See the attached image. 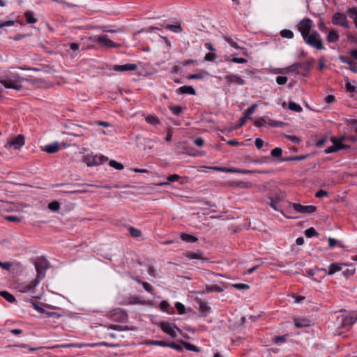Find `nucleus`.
Masks as SVG:
<instances>
[{
  "mask_svg": "<svg viewBox=\"0 0 357 357\" xmlns=\"http://www.w3.org/2000/svg\"><path fill=\"white\" fill-rule=\"evenodd\" d=\"M257 104H254L252 105L251 107H250L249 108H248L245 112V115L244 116L241 117V119H245V122L247 121V120L248 119H250V116L254 112L255 109L257 108Z\"/></svg>",
  "mask_w": 357,
  "mask_h": 357,
  "instance_id": "28",
  "label": "nucleus"
},
{
  "mask_svg": "<svg viewBox=\"0 0 357 357\" xmlns=\"http://www.w3.org/2000/svg\"><path fill=\"white\" fill-rule=\"evenodd\" d=\"M80 190L75 189V185L69 186L68 188L65 191L66 193L75 194L79 192Z\"/></svg>",
  "mask_w": 357,
  "mask_h": 357,
  "instance_id": "53",
  "label": "nucleus"
},
{
  "mask_svg": "<svg viewBox=\"0 0 357 357\" xmlns=\"http://www.w3.org/2000/svg\"><path fill=\"white\" fill-rule=\"evenodd\" d=\"M288 108L290 110L294 111L296 112H301L302 111V107L299 105H298L296 102H292V101L289 102Z\"/></svg>",
  "mask_w": 357,
  "mask_h": 357,
  "instance_id": "31",
  "label": "nucleus"
},
{
  "mask_svg": "<svg viewBox=\"0 0 357 357\" xmlns=\"http://www.w3.org/2000/svg\"><path fill=\"white\" fill-rule=\"evenodd\" d=\"M294 324L297 328H303L310 326V321L305 319H295Z\"/></svg>",
  "mask_w": 357,
  "mask_h": 357,
  "instance_id": "23",
  "label": "nucleus"
},
{
  "mask_svg": "<svg viewBox=\"0 0 357 357\" xmlns=\"http://www.w3.org/2000/svg\"><path fill=\"white\" fill-rule=\"evenodd\" d=\"M347 13L349 17L354 20V25L357 28V7L348 9Z\"/></svg>",
  "mask_w": 357,
  "mask_h": 357,
  "instance_id": "20",
  "label": "nucleus"
},
{
  "mask_svg": "<svg viewBox=\"0 0 357 357\" xmlns=\"http://www.w3.org/2000/svg\"><path fill=\"white\" fill-rule=\"evenodd\" d=\"M280 36L282 38L291 39L294 37V33L289 29H283L280 31Z\"/></svg>",
  "mask_w": 357,
  "mask_h": 357,
  "instance_id": "32",
  "label": "nucleus"
},
{
  "mask_svg": "<svg viewBox=\"0 0 357 357\" xmlns=\"http://www.w3.org/2000/svg\"><path fill=\"white\" fill-rule=\"evenodd\" d=\"M137 68V66L135 63H126L124 65H114L112 69L114 71L123 72V71H132Z\"/></svg>",
  "mask_w": 357,
  "mask_h": 357,
  "instance_id": "12",
  "label": "nucleus"
},
{
  "mask_svg": "<svg viewBox=\"0 0 357 357\" xmlns=\"http://www.w3.org/2000/svg\"><path fill=\"white\" fill-rule=\"evenodd\" d=\"M326 39L328 43H334L337 41L339 39V34L337 31L334 29L330 31Z\"/></svg>",
  "mask_w": 357,
  "mask_h": 357,
  "instance_id": "21",
  "label": "nucleus"
},
{
  "mask_svg": "<svg viewBox=\"0 0 357 357\" xmlns=\"http://www.w3.org/2000/svg\"><path fill=\"white\" fill-rule=\"evenodd\" d=\"M60 149V144L58 142H54L45 146L44 151L48 153H54Z\"/></svg>",
  "mask_w": 357,
  "mask_h": 357,
  "instance_id": "16",
  "label": "nucleus"
},
{
  "mask_svg": "<svg viewBox=\"0 0 357 357\" xmlns=\"http://www.w3.org/2000/svg\"><path fill=\"white\" fill-rule=\"evenodd\" d=\"M332 23L335 25H340L346 29L349 27L347 16L341 13H335L333 15Z\"/></svg>",
  "mask_w": 357,
  "mask_h": 357,
  "instance_id": "8",
  "label": "nucleus"
},
{
  "mask_svg": "<svg viewBox=\"0 0 357 357\" xmlns=\"http://www.w3.org/2000/svg\"><path fill=\"white\" fill-rule=\"evenodd\" d=\"M217 58V54L214 53H208L205 55L204 59L207 61H214V60Z\"/></svg>",
  "mask_w": 357,
  "mask_h": 357,
  "instance_id": "45",
  "label": "nucleus"
},
{
  "mask_svg": "<svg viewBox=\"0 0 357 357\" xmlns=\"http://www.w3.org/2000/svg\"><path fill=\"white\" fill-rule=\"evenodd\" d=\"M303 65H304L303 63H294V64L284 69V73H289L294 72L296 74L299 75L300 74L299 69L301 68H302Z\"/></svg>",
  "mask_w": 357,
  "mask_h": 357,
  "instance_id": "17",
  "label": "nucleus"
},
{
  "mask_svg": "<svg viewBox=\"0 0 357 357\" xmlns=\"http://www.w3.org/2000/svg\"><path fill=\"white\" fill-rule=\"evenodd\" d=\"M84 160L88 166H93L98 165V162L96 160V158L93 157L86 156Z\"/></svg>",
  "mask_w": 357,
  "mask_h": 357,
  "instance_id": "36",
  "label": "nucleus"
},
{
  "mask_svg": "<svg viewBox=\"0 0 357 357\" xmlns=\"http://www.w3.org/2000/svg\"><path fill=\"white\" fill-rule=\"evenodd\" d=\"M213 169L215 170H217L219 172H230V173L240 172V170H238V169H230V168H227V167H214Z\"/></svg>",
  "mask_w": 357,
  "mask_h": 357,
  "instance_id": "37",
  "label": "nucleus"
},
{
  "mask_svg": "<svg viewBox=\"0 0 357 357\" xmlns=\"http://www.w3.org/2000/svg\"><path fill=\"white\" fill-rule=\"evenodd\" d=\"M269 125L272 127H282L284 125V123L282 121H275V120H269Z\"/></svg>",
  "mask_w": 357,
  "mask_h": 357,
  "instance_id": "46",
  "label": "nucleus"
},
{
  "mask_svg": "<svg viewBox=\"0 0 357 357\" xmlns=\"http://www.w3.org/2000/svg\"><path fill=\"white\" fill-rule=\"evenodd\" d=\"M27 23L29 24H34L37 22L36 18H35L33 13L31 11H27L24 14Z\"/></svg>",
  "mask_w": 357,
  "mask_h": 357,
  "instance_id": "29",
  "label": "nucleus"
},
{
  "mask_svg": "<svg viewBox=\"0 0 357 357\" xmlns=\"http://www.w3.org/2000/svg\"><path fill=\"white\" fill-rule=\"evenodd\" d=\"M24 144V137L22 135H19L10 141H9L6 145L5 148L13 147L15 149H20Z\"/></svg>",
  "mask_w": 357,
  "mask_h": 357,
  "instance_id": "11",
  "label": "nucleus"
},
{
  "mask_svg": "<svg viewBox=\"0 0 357 357\" xmlns=\"http://www.w3.org/2000/svg\"><path fill=\"white\" fill-rule=\"evenodd\" d=\"M142 284L146 291L153 294V288L148 282H142Z\"/></svg>",
  "mask_w": 357,
  "mask_h": 357,
  "instance_id": "48",
  "label": "nucleus"
},
{
  "mask_svg": "<svg viewBox=\"0 0 357 357\" xmlns=\"http://www.w3.org/2000/svg\"><path fill=\"white\" fill-rule=\"evenodd\" d=\"M303 40L309 46L316 48L317 50H320L324 48L322 39L319 33L316 31L304 38Z\"/></svg>",
  "mask_w": 357,
  "mask_h": 357,
  "instance_id": "4",
  "label": "nucleus"
},
{
  "mask_svg": "<svg viewBox=\"0 0 357 357\" xmlns=\"http://www.w3.org/2000/svg\"><path fill=\"white\" fill-rule=\"evenodd\" d=\"M305 235L307 238H311L312 236H317L319 235V234L317 232V231L314 229V228L310 227L305 231Z\"/></svg>",
  "mask_w": 357,
  "mask_h": 357,
  "instance_id": "34",
  "label": "nucleus"
},
{
  "mask_svg": "<svg viewBox=\"0 0 357 357\" xmlns=\"http://www.w3.org/2000/svg\"><path fill=\"white\" fill-rule=\"evenodd\" d=\"M289 207H292L300 213H312L317 211V206L314 205L303 206L297 203H289Z\"/></svg>",
  "mask_w": 357,
  "mask_h": 357,
  "instance_id": "7",
  "label": "nucleus"
},
{
  "mask_svg": "<svg viewBox=\"0 0 357 357\" xmlns=\"http://www.w3.org/2000/svg\"><path fill=\"white\" fill-rule=\"evenodd\" d=\"M335 320L333 321V328L338 331L341 329L349 330L350 327L357 321V316L353 317L346 310H340L335 315Z\"/></svg>",
  "mask_w": 357,
  "mask_h": 357,
  "instance_id": "3",
  "label": "nucleus"
},
{
  "mask_svg": "<svg viewBox=\"0 0 357 357\" xmlns=\"http://www.w3.org/2000/svg\"><path fill=\"white\" fill-rule=\"evenodd\" d=\"M264 145V142L262 139H259V138H257L255 139V146L256 147L259 149H261Z\"/></svg>",
  "mask_w": 357,
  "mask_h": 357,
  "instance_id": "64",
  "label": "nucleus"
},
{
  "mask_svg": "<svg viewBox=\"0 0 357 357\" xmlns=\"http://www.w3.org/2000/svg\"><path fill=\"white\" fill-rule=\"evenodd\" d=\"M224 79L227 82H233L238 85L245 84V80L237 75L230 74L227 75L224 77Z\"/></svg>",
  "mask_w": 357,
  "mask_h": 357,
  "instance_id": "13",
  "label": "nucleus"
},
{
  "mask_svg": "<svg viewBox=\"0 0 357 357\" xmlns=\"http://www.w3.org/2000/svg\"><path fill=\"white\" fill-rule=\"evenodd\" d=\"M5 219L10 222H20L22 218L17 217L16 215H7L5 217Z\"/></svg>",
  "mask_w": 357,
  "mask_h": 357,
  "instance_id": "50",
  "label": "nucleus"
},
{
  "mask_svg": "<svg viewBox=\"0 0 357 357\" xmlns=\"http://www.w3.org/2000/svg\"><path fill=\"white\" fill-rule=\"evenodd\" d=\"M351 267H352V268H346L345 269L342 268V274L347 277H349V276L354 275V272H355V268L353 266H351Z\"/></svg>",
  "mask_w": 357,
  "mask_h": 357,
  "instance_id": "41",
  "label": "nucleus"
},
{
  "mask_svg": "<svg viewBox=\"0 0 357 357\" xmlns=\"http://www.w3.org/2000/svg\"><path fill=\"white\" fill-rule=\"evenodd\" d=\"M0 295L9 303H13L15 301L14 296L6 291H1Z\"/></svg>",
  "mask_w": 357,
  "mask_h": 357,
  "instance_id": "24",
  "label": "nucleus"
},
{
  "mask_svg": "<svg viewBox=\"0 0 357 357\" xmlns=\"http://www.w3.org/2000/svg\"><path fill=\"white\" fill-rule=\"evenodd\" d=\"M181 343L182 344V345L187 349V350H189V351H195V352H199L200 351V349L199 348H197L196 346L189 343V342H184V341H181Z\"/></svg>",
  "mask_w": 357,
  "mask_h": 357,
  "instance_id": "27",
  "label": "nucleus"
},
{
  "mask_svg": "<svg viewBox=\"0 0 357 357\" xmlns=\"http://www.w3.org/2000/svg\"><path fill=\"white\" fill-rule=\"evenodd\" d=\"M181 238L183 241L190 243H195L198 241L197 237L188 234H182Z\"/></svg>",
  "mask_w": 357,
  "mask_h": 357,
  "instance_id": "26",
  "label": "nucleus"
},
{
  "mask_svg": "<svg viewBox=\"0 0 357 357\" xmlns=\"http://www.w3.org/2000/svg\"><path fill=\"white\" fill-rule=\"evenodd\" d=\"M208 73L206 71L202 70L197 74H192L188 76L190 79H201L204 77L205 75H208Z\"/></svg>",
  "mask_w": 357,
  "mask_h": 357,
  "instance_id": "30",
  "label": "nucleus"
},
{
  "mask_svg": "<svg viewBox=\"0 0 357 357\" xmlns=\"http://www.w3.org/2000/svg\"><path fill=\"white\" fill-rule=\"evenodd\" d=\"M169 109L172 111V112L174 114V115H179L182 111V107L181 106H178V105H175V106H170L169 107Z\"/></svg>",
  "mask_w": 357,
  "mask_h": 357,
  "instance_id": "38",
  "label": "nucleus"
},
{
  "mask_svg": "<svg viewBox=\"0 0 357 357\" xmlns=\"http://www.w3.org/2000/svg\"><path fill=\"white\" fill-rule=\"evenodd\" d=\"M337 149H336V146L335 145L333 144V146H331L329 147H328L326 150H325V153H334L335 151H337Z\"/></svg>",
  "mask_w": 357,
  "mask_h": 357,
  "instance_id": "58",
  "label": "nucleus"
},
{
  "mask_svg": "<svg viewBox=\"0 0 357 357\" xmlns=\"http://www.w3.org/2000/svg\"><path fill=\"white\" fill-rule=\"evenodd\" d=\"M169 305L167 301H162V302H160V309L164 311V312H167V310H168V307H169Z\"/></svg>",
  "mask_w": 357,
  "mask_h": 357,
  "instance_id": "52",
  "label": "nucleus"
},
{
  "mask_svg": "<svg viewBox=\"0 0 357 357\" xmlns=\"http://www.w3.org/2000/svg\"><path fill=\"white\" fill-rule=\"evenodd\" d=\"M109 165L110 167H112L116 169H118V170H121L124 167L123 164L118 162L116 160H110L109 162Z\"/></svg>",
  "mask_w": 357,
  "mask_h": 357,
  "instance_id": "35",
  "label": "nucleus"
},
{
  "mask_svg": "<svg viewBox=\"0 0 357 357\" xmlns=\"http://www.w3.org/2000/svg\"><path fill=\"white\" fill-rule=\"evenodd\" d=\"M11 266H12V264L10 262H4V263L1 262V264H0V267H1L3 269L7 270V271H8L10 268Z\"/></svg>",
  "mask_w": 357,
  "mask_h": 357,
  "instance_id": "62",
  "label": "nucleus"
},
{
  "mask_svg": "<svg viewBox=\"0 0 357 357\" xmlns=\"http://www.w3.org/2000/svg\"><path fill=\"white\" fill-rule=\"evenodd\" d=\"M165 28L176 33H181L183 31V29L180 24H167L165 26Z\"/></svg>",
  "mask_w": 357,
  "mask_h": 357,
  "instance_id": "25",
  "label": "nucleus"
},
{
  "mask_svg": "<svg viewBox=\"0 0 357 357\" xmlns=\"http://www.w3.org/2000/svg\"><path fill=\"white\" fill-rule=\"evenodd\" d=\"M15 21L14 20H8L0 23V28H3L4 26H10L15 24Z\"/></svg>",
  "mask_w": 357,
  "mask_h": 357,
  "instance_id": "54",
  "label": "nucleus"
},
{
  "mask_svg": "<svg viewBox=\"0 0 357 357\" xmlns=\"http://www.w3.org/2000/svg\"><path fill=\"white\" fill-rule=\"evenodd\" d=\"M23 81L29 82L30 79L20 77L17 73L8 71L4 75H0V83L7 89L20 90L23 86Z\"/></svg>",
  "mask_w": 357,
  "mask_h": 357,
  "instance_id": "2",
  "label": "nucleus"
},
{
  "mask_svg": "<svg viewBox=\"0 0 357 357\" xmlns=\"http://www.w3.org/2000/svg\"><path fill=\"white\" fill-rule=\"evenodd\" d=\"M223 291L222 288L218 285L213 284V285H208L206 287L205 290H203L201 291V294L204 293H210V292H222Z\"/></svg>",
  "mask_w": 357,
  "mask_h": 357,
  "instance_id": "19",
  "label": "nucleus"
},
{
  "mask_svg": "<svg viewBox=\"0 0 357 357\" xmlns=\"http://www.w3.org/2000/svg\"><path fill=\"white\" fill-rule=\"evenodd\" d=\"M145 120L153 126H158L160 123L159 118L155 115L148 114L145 116Z\"/></svg>",
  "mask_w": 357,
  "mask_h": 357,
  "instance_id": "22",
  "label": "nucleus"
},
{
  "mask_svg": "<svg viewBox=\"0 0 357 357\" xmlns=\"http://www.w3.org/2000/svg\"><path fill=\"white\" fill-rule=\"evenodd\" d=\"M335 100V98L334 96L333 95H328L326 98H325V102H327V103H332Z\"/></svg>",
  "mask_w": 357,
  "mask_h": 357,
  "instance_id": "63",
  "label": "nucleus"
},
{
  "mask_svg": "<svg viewBox=\"0 0 357 357\" xmlns=\"http://www.w3.org/2000/svg\"><path fill=\"white\" fill-rule=\"evenodd\" d=\"M177 93L178 94H190L195 95V90L192 86H183L178 89Z\"/></svg>",
  "mask_w": 357,
  "mask_h": 357,
  "instance_id": "18",
  "label": "nucleus"
},
{
  "mask_svg": "<svg viewBox=\"0 0 357 357\" xmlns=\"http://www.w3.org/2000/svg\"><path fill=\"white\" fill-rule=\"evenodd\" d=\"M347 265L346 264H332L328 267V275H333L336 272L340 271L342 270V267H347Z\"/></svg>",
  "mask_w": 357,
  "mask_h": 357,
  "instance_id": "15",
  "label": "nucleus"
},
{
  "mask_svg": "<svg viewBox=\"0 0 357 357\" xmlns=\"http://www.w3.org/2000/svg\"><path fill=\"white\" fill-rule=\"evenodd\" d=\"M306 272L310 277H315L314 278V281L319 282L325 278L326 270L324 268H314L308 269Z\"/></svg>",
  "mask_w": 357,
  "mask_h": 357,
  "instance_id": "10",
  "label": "nucleus"
},
{
  "mask_svg": "<svg viewBox=\"0 0 357 357\" xmlns=\"http://www.w3.org/2000/svg\"><path fill=\"white\" fill-rule=\"evenodd\" d=\"M160 328L165 333L173 338L176 337V331H180L179 328L174 324H170L169 322L160 323Z\"/></svg>",
  "mask_w": 357,
  "mask_h": 357,
  "instance_id": "9",
  "label": "nucleus"
},
{
  "mask_svg": "<svg viewBox=\"0 0 357 357\" xmlns=\"http://www.w3.org/2000/svg\"><path fill=\"white\" fill-rule=\"evenodd\" d=\"M175 306L179 314L185 313V307L181 303L177 302Z\"/></svg>",
  "mask_w": 357,
  "mask_h": 357,
  "instance_id": "44",
  "label": "nucleus"
},
{
  "mask_svg": "<svg viewBox=\"0 0 357 357\" xmlns=\"http://www.w3.org/2000/svg\"><path fill=\"white\" fill-rule=\"evenodd\" d=\"M328 195V192L325 190H319V191H317L316 192V197L317 198H321L323 197H325V196H327Z\"/></svg>",
  "mask_w": 357,
  "mask_h": 357,
  "instance_id": "56",
  "label": "nucleus"
},
{
  "mask_svg": "<svg viewBox=\"0 0 357 357\" xmlns=\"http://www.w3.org/2000/svg\"><path fill=\"white\" fill-rule=\"evenodd\" d=\"M89 40L93 43H98L102 47H118L119 45L114 43L108 38L107 35L96 36L93 38H90Z\"/></svg>",
  "mask_w": 357,
  "mask_h": 357,
  "instance_id": "5",
  "label": "nucleus"
},
{
  "mask_svg": "<svg viewBox=\"0 0 357 357\" xmlns=\"http://www.w3.org/2000/svg\"><path fill=\"white\" fill-rule=\"evenodd\" d=\"M194 143L196 146L202 147L204 145V140L201 137H197L195 139Z\"/></svg>",
  "mask_w": 357,
  "mask_h": 357,
  "instance_id": "61",
  "label": "nucleus"
},
{
  "mask_svg": "<svg viewBox=\"0 0 357 357\" xmlns=\"http://www.w3.org/2000/svg\"><path fill=\"white\" fill-rule=\"evenodd\" d=\"M96 346H106V347H114V344H112L105 342H98V343H93V344H79V343H73V347L77 348H83L85 347H94Z\"/></svg>",
  "mask_w": 357,
  "mask_h": 357,
  "instance_id": "14",
  "label": "nucleus"
},
{
  "mask_svg": "<svg viewBox=\"0 0 357 357\" xmlns=\"http://www.w3.org/2000/svg\"><path fill=\"white\" fill-rule=\"evenodd\" d=\"M199 310L201 312H207L209 310H210V307L207 305L206 303L205 302H199Z\"/></svg>",
  "mask_w": 357,
  "mask_h": 357,
  "instance_id": "42",
  "label": "nucleus"
},
{
  "mask_svg": "<svg viewBox=\"0 0 357 357\" xmlns=\"http://www.w3.org/2000/svg\"><path fill=\"white\" fill-rule=\"evenodd\" d=\"M187 257L189 259H201V257L199 254L191 252H188Z\"/></svg>",
  "mask_w": 357,
  "mask_h": 357,
  "instance_id": "59",
  "label": "nucleus"
},
{
  "mask_svg": "<svg viewBox=\"0 0 357 357\" xmlns=\"http://www.w3.org/2000/svg\"><path fill=\"white\" fill-rule=\"evenodd\" d=\"M312 26L313 22L309 18H305L300 22L298 29L301 32L303 38L311 34L310 31Z\"/></svg>",
  "mask_w": 357,
  "mask_h": 357,
  "instance_id": "6",
  "label": "nucleus"
},
{
  "mask_svg": "<svg viewBox=\"0 0 357 357\" xmlns=\"http://www.w3.org/2000/svg\"><path fill=\"white\" fill-rule=\"evenodd\" d=\"M287 82V77H284V76H278L276 77V82L279 85H283V84H286Z\"/></svg>",
  "mask_w": 357,
  "mask_h": 357,
  "instance_id": "49",
  "label": "nucleus"
},
{
  "mask_svg": "<svg viewBox=\"0 0 357 357\" xmlns=\"http://www.w3.org/2000/svg\"><path fill=\"white\" fill-rule=\"evenodd\" d=\"M282 149L277 147V148L273 149L271 151V154L273 157L279 158L282 155Z\"/></svg>",
  "mask_w": 357,
  "mask_h": 357,
  "instance_id": "39",
  "label": "nucleus"
},
{
  "mask_svg": "<svg viewBox=\"0 0 357 357\" xmlns=\"http://www.w3.org/2000/svg\"><path fill=\"white\" fill-rule=\"evenodd\" d=\"M287 335H282V336H275L273 338V341L275 343H283L286 340Z\"/></svg>",
  "mask_w": 357,
  "mask_h": 357,
  "instance_id": "51",
  "label": "nucleus"
},
{
  "mask_svg": "<svg viewBox=\"0 0 357 357\" xmlns=\"http://www.w3.org/2000/svg\"><path fill=\"white\" fill-rule=\"evenodd\" d=\"M48 208L52 211H57L60 208V204L57 201H53L49 204Z\"/></svg>",
  "mask_w": 357,
  "mask_h": 357,
  "instance_id": "40",
  "label": "nucleus"
},
{
  "mask_svg": "<svg viewBox=\"0 0 357 357\" xmlns=\"http://www.w3.org/2000/svg\"><path fill=\"white\" fill-rule=\"evenodd\" d=\"M35 268L37 271L36 278L29 284H24L21 286V291L31 292L39 284V282L45 278V271L49 268V262L43 258L38 259L35 263Z\"/></svg>",
  "mask_w": 357,
  "mask_h": 357,
  "instance_id": "1",
  "label": "nucleus"
},
{
  "mask_svg": "<svg viewBox=\"0 0 357 357\" xmlns=\"http://www.w3.org/2000/svg\"><path fill=\"white\" fill-rule=\"evenodd\" d=\"M266 123V120L264 118H260L258 120H257L255 122V125L257 126V127H261L262 126L264 123Z\"/></svg>",
  "mask_w": 357,
  "mask_h": 357,
  "instance_id": "60",
  "label": "nucleus"
},
{
  "mask_svg": "<svg viewBox=\"0 0 357 357\" xmlns=\"http://www.w3.org/2000/svg\"><path fill=\"white\" fill-rule=\"evenodd\" d=\"M231 61L234 63H247V60L244 58H236V57H233Z\"/></svg>",
  "mask_w": 357,
  "mask_h": 357,
  "instance_id": "55",
  "label": "nucleus"
},
{
  "mask_svg": "<svg viewBox=\"0 0 357 357\" xmlns=\"http://www.w3.org/2000/svg\"><path fill=\"white\" fill-rule=\"evenodd\" d=\"M128 231L130 236L133 238H137L142 235V232L139 229L134 228L132 227H129Z\"/></svg>",
  "mask_w": 357,
  "mask_h": 357,
  "instance_id": "33",
  "label": "nucleus"
},
{
  "mask_svg": "<svg viewBox=\"0 0 357 357\" xmlns=\"http://www.w3.org/2000/svg\"><path fill=\"white\" fill-rule=\"evenodd\" d=\"M233 287L239 290L248 289L250 288V286L248 284L243 283H236L233 284Z\"/></svg>",
  "mask_w": 357,
  "mask_h": 357,
  "instance_id": "47",
  "label": "nucleus"
},
{
  "mask_svg": "<svg viewBox=\"0 0 357 357\" xmlns=\"http://www.w3.org/2000/svg\"><path fill=\"white\" fill-rule=\"evenodd\" d=\"M285 137L293 142L298 143V144L300 142V139L298 137H297L296 136L286 135Z\"/></svg>",
  "mask_w": 357,
  "mask_h": 357,
  "instance_id": "57",
  "label": "nucleus"
},
{
  "mask_svg": "<svg viewBox=\"0 0 357 357\" xmlns=\"http://www.w3.org/2000/svg\"><path fill=\"white\" fill-rule=\"evenodd\" d=\"M167 347L174 349L178 351H181L183 350V346L181 344H176L175 342H167Z\"/></svg>",
  "mask_w": 357,
  "mask_h": 357,
  "instance_id": "43",
  "label": "nucleus"
}]
</instances>
